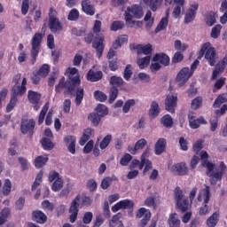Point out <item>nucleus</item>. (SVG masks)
<instances>
[{"instance_id":"obj_1","label":"nucleus","mask_w":227,"mask_h":227,"mask_svg":"<svg viewBox=\"0 0 227 227\" xmlns=\"http://www.w3.org/2000/svg\"><path fill=\"white\" fill-rule=\"evenodd\" d=\"M200 159L202 160L201 166L203 168H207V175L209 176L211 185H217V182H221L223 180V175L227 169L226 164L224 161H221L219 164V169L215 172L214 169L215 168V164L208 161V153L206 151H202L200 153Z\"/></svg>"},{"instance_id":"obj_2","label":"nucleus","mask_w":227,"mask_h":227,"mask_svg":"<svg viewBox=\"0 0 227 227\" xmlns=\"http://www.w3.org/2000/svg\"><path fill=\"white\" fill-rule=\"evenodd\" d=\"M21 74H16L14 78L15 85L12 89V96L9 104L6 106V113H12L13 109H15V106H17V102H19L18 97H22L27 89L26 86L27 85V79L24 77L21 82V85L19 84V81H20Z\"/></svg>"},{"instance_id":"obj_3","label":"nucleus","mask_w":227,"mask_h":227,"mask_svg":"<svg viewBox=\"0 0 227 227\" xmlns=\"http://www.w3.org/2000/svg\"><path fill=\"white\" fill-rule=\"evenodd\" d=\"M81 86V76L77 74L76 76H69L67 82L60 80L59 84L55 87L56 93H59L61 90H66L64 91V97L67 95H75V89Z\"/></svg>"},{"instance_id":"obj_4","label":"nucleus","mask_w":227,"mask_h":227,"mask_svg":"<svg viewBox=\"0 0 227 227\" xmlns=\"http://www.w3.org/2000/svg\"><path fill=\"white\" fill-rule=\"evenodd\" d=\"M102 27V22L100 20H96L93 27V33L96 34L95 41L92 43V47L96 49L98 58H102L104 52V35L98 34Z\"/></svg>"},{"instance_id":"obj_5","label":"nucleus","mask_w":227,"mask_h":227,"mask_svg":"<svg viewBox=\"0 0 227 227\" xmlns=\"http://www.w3.org/2000/svg\"><path fill=\"white\" fill-rule=\"evenodd\" d=\"M210 196H212V194L210 193V186L206 184L205 188L200 190L197 196V201L200 202L203 201L204 198V204L199 210L200 215H207L208 214V211L210 210V207L208 206V203L210 201Z\"/></svg>"},{"instance_id":"obj_6","label":"nucleus","mask_w":227,"mask_h":227,"mask_svg":"<svg viewBox=\"0 0 227 227\" xmlns=\"http://www.w3.org/2000/svg\"><path fill=\"white\" fill-rule=\"evenodd\" d=\"M35 127H36V121L35 119H28L27 116H22L20 122V132L24 136L28 134L30 137H33L35 134Z\"/></svg>"},{"instance_id":"obj_7","label":"nucleus","mask_w":227,"mask_h":227,"mask_svg":"<svg viewBox=\"0 0 227 227\" xmlns=\"http://www.w3.org/2000/svg\"><path fill=\"white\" fill-rule=\"evenodd\" d=\"M143 15V7L138 4H133L127 7L124 12V19L126 22H130L132 19H141Z\"/></svg>"},{"instance_id":"obj_8","label":"nucleus","mask_w":227,"mask_h":227,"mask_svg":"<svg viewBox=\"0 0 227 227\" xmlns=\"http://www.w3.org/2000/svg\"><path fill=\"white\" fill-rule=\"evenodd\" d=\"M57 15L56 11L50 9L48 26L51 33H61L63 31V25Z\"/></svg>"},{"instance_id":"obj_9","label":"nucleus","mask_w":227,"mask_h":227,"mask_svg":"<svg viewBox=\"0 0 227 227\" xmlns=\"http://www.w3.org/2000/svg\"><path fill=\"white\" fill-rule=\"evenodd\" d=\"M79 203H81V195L78 194L71 202V206L69 207L70 223H75V221H77V215H79Z\"/></svg>"},{"instance_id":"obj_10","label":"nucleus","mask_w":227,"mask_h":227,"mask_svg":"<svg viewBox=\"0 0 227 227\" xmlns=\"http://www.w3.org/2000/svg\"><path fill=\"white\" fill-rule=\"evenodd\" d=\"M119 210H130L134 211V200H130L129 199H125L120 200L116 204L112 207V212L116 213Z\"/></svg>"},{"instance_id":"obj_11","label":"nucleus","mask_w":227,"mask_h":227,"mask_svg":"<svg viewBox=\"0 0 227 227\" xmlns=\"http://www.w3.org/2000/svg\"><path fill=\"white\" fill-rule=\"evenodd\" d=\"M42 38L43 35L41 33H35L31 39V56L32 58H36L38 52H40V45L42 43Z\"/></svg>"},{"instance_id":"obj_12","label":"nucleus","mask_w":227,"mask_h":227,"mask_svg":"<svg viewBox=\"0 0 227 227\" xmlns=\"http://www.w3.org/2000/svg\"><path fill=\"white\" fill-rule=\"evenodd\" d=\"M137 219H143L138 223L139 227H145L148 223H150V219H152V213L149 209H146L145 207H140L137 212Z\"/></svg>"},{"instance_id":"obj_13","label":"nucleus","mask_w":227,"mask_h":227,"mask_svg":"<svg viewBox=\"0 0 227 227\" xmlns=\"http://www.w3.org/2000/svg\"><path fill=\"white\" fill-rule=\"evenodd\" d=\"M195 118L196 116L193 112L188 114L189 126L191 129H200V125H207V120H205V117L200 116L198 119Z\"/></svg>"},{"instance_id":"obj_14","label":"nucleus","mask_w":227,"mask_h":227,"mask_svg":"<svg viewBox=\"0 0 227 227\" xmlns=\"http://www.w3.org/2000/svg\"><path fill=\"white\" fill-rule=\"evenodd\" d=\"M192 77V74L189 67H183L177 74L176 80L179 82L180 88Z\"/></svg>"},{"instance_id":"obj_15","label":"nucleus","mask_w":227,"mask_h":227,"mask_svg":"<svg viewBox=\"0 0 227 227\" xmlns=\"http://www.w3.org/2000/svg\"><path fill=\"white\" fill-rule=\"evenodd\" d=\"M178 97L176 95H167L165 98V109L168 113L175 114Z\"/></svg>"},{"instance_id":"obj_16","label":"nucleus","mask_w":227,"mask_h":227,"mask_svg":"<svg viewBox=\"0 0 227 227\" xmlns=\"http://www.w3.org/2000/svg\"><path fill=\"white\" fill-rule=\"evenodd\" d=\"M215 58V48L212 47L210 43H205L202 44L199 52V58Z\"/></svg>"},{"instance_id":"obj_17","label":"nucleus","mask_w":227,"mask_h":227,"mask_svg":"<svg viewBox=\"0 0 227 227\" xmlns=\"http://www.w3.org/2000/svg\"><path fill=\"white\" fill-rule=\"evenodd\" d=\"M152 44L148 43L145 45L143 44H130V51H135L137 54H145V56H150L152 54Z\"/></svg>"},{"instance_id":"obj_18","label":"nucleus","mask_w":227,"mask_h":227,"mask_svg":"<svg viewBox=\"0 0 227 227\" xmlns=\"http://www.w3.org/2000/svg\"><path fill=\"white\" fill-rule=\"evenodd\" d=\"M27 98L28 102L33 105L34 111H38V109H40V100L42 98V94L30 90L27 91Z\"/></svg>"},{"instance_id":"obj_19","label":"nucleus","mask_w":227,"mask_h":227,"mask_svg":"<svg viewBox=\"0 0 227 227\" xmlns=\"http://www.w3.org/2000/svg\"><path fill=\"white\" fill-rule=\"evenodd\" d=\"M171 171L176 174L178 176H184L189 173V168H187V164L185 162L176 163L172 166Z\"/></svg>"},{"instance_id":"obj_20","label":"nucleus","mask_w":227,"mask_h":227,"mask_svg":"<svg viewBox=\"0 0 227 227\" xmlns=\"http://www.w3.org/2000/svg\"><path fill=\"white\" fill-rule=\"evenodd\" d=\"M200 5L198 4H193L189 8L188 12L184 16V22L185 24H191L194 20V17H196V12Z\"/></svg>"},{"instance_id":"obj_21","label":"nucleus","mask_w":227,"mask_h":227,"mask_svg":"<svg viewBox=\"0 0 227 227\" xmlns=\"http://www.w3.org/2000/svg\"><path fill=\"white\" fill-rule=\"evenodd\" d=\"M92 136H95V129L91 128H87L83 130V133L79 140V145L81 146H84L88 141L92 137Z\"/></svg>"},{"instance_id":"obj_22","label":"nucleus","mask_w":227,"mask_h":227,"mask_svg":"<svg viewBox=\"0 0 227 227\" xmlns=\"http://www.w3.org/2000/svg\"><path fill=\"white\" fill-rule=\"evenodd\" d=\"M140 4L147 6L152 12H157L162 4V0H140Z\"/></svg>"},{"instance_id":"obj_23","label":"nucleus","mask_w":227,"mask_h":227,"mask_svg":"<svg viewBox=\"0 0 227 227\" xmlns=\"http://www.w3.org/2000/svg\"><path fill=\"white\" fill-rule=\"evenodd\" d=\"M146 145H147L146 139L141 138L136 142L135 146L129 145L128 152H129L131 155H136V153H137V151L143 150V148H145Z\"/></svg>"},{"instance_id":"obj_24","label":"nucleus","mask_w":227,"mask_h":227,"mask_svg":"<svg viewBox=\"0 0 227 227\" xmlns=\"http://www.w3.org/2000/svg\"><path fill=\"white\" fill-rule=\"evenodd\" d=\"M77 141V138L75 136L67 135L64 137V143L66 145H69L67 146L68 152H70L73 155H75V142Z\"/></svg>"},{"instance_id":"obj_25","label":"nucleus","mask_w":227,"mask_h":227,"mask_svg":"<svg viewBox=\"0 0 227 227\" xmlns=\"http://www.w3.org/2000/svg\"><path fill=\"white\" fill-rule=\"evenodd\" d=\"M32 217L33 221H35V223L39 224H45V223H47V215L40 210L33 211Z\"/></svg>"},{"instance_id":"obj_26","label":"nucleus","mask_w":227,"mask_h":227,"mask_svg":"<svg viewBox=\"0 0 227 227\" xmlns=\"http://www.w3.org/2000/svg\"><path fill=\"white\" fill-rule=\"evenodd\" d=\"M82 10L86 15H95V7H93L90 0L82 1Z\"/></svg>"},{"instance_id":"obj_27","label":"nucleus","mask_w":227,"mask_h":227,"mask_svg":"<svg viewBox=\"0 0 227 227\" xmlns=\"http://www.w3.org/2000/svg\"><path fill=\"white\" fill-rule=\"evenodd\" d=\"M104 77L102 71L95 72L93 69H90L87 73V81H90V82H98Z\"/></svg>"},{"instance_id":"obj_28","label":"nucleus","mask_w":227,"mask_h":227,"mask_svg":"<svg viewBox=\"0 0 227 227\" xmlns=\"http://www.w3.org/2000/svg\"><path fill=\"white\" fill-rule=\"evenodd\" d=\"M159 114H160V106H159L157 101H153L149 109V117L154 120Z\"/></svg>"},{"instance_id":"obj_29","label":"nucleus","mask_w":227,"mask_h":227,"mask_svg":"<svg viewBox=\"0 0 227 227\" xmlns=\"http://www.w3.org/2000/svg\"><path fill=\"white\" fill-rule=\"evenodd\" d=\"M49 162V156L47 154L37 156L34 160V166L36 169H40V168H43Z\"/></svg>"},{"instance_id":"obj_30","label":"nucleus","mask_w":227,"mask_h":227,"mask_svg":"<svg viewBox=\"0 0 227 227\" xmlns=\"http://www.w3.org/2000/svg\"><path fill=\"white\" fill-rule=\"evenodd\" d=\"M220 215L221 214L219 213V211H215V213H213L212 215H210L206 222L207 226L216 227L217 223H219Z\"/></svg>"},{"instance_id":"obj_31","label":"nucleus","mask_w":227,"mask_h":227,"mask_svg":"<svg viewBox=\"0 0 227 227\" xmlns=\"http://www.w3.org/2000/svg\"><path fill=\"white\" fill-rule=\"evenodd\" d=\"M166 140L165 138H160L154 146V152L156 155H162L164 153V151L166 150Z\"/></svg>"},{"instance_id":"obj_32","label":"nucleus","mask_w":227,"mask_h":227,"mask_svg":"<svg viewBox=\"0 0 227 227\" xmlns=\"http://www.w3.org/2000/svg\"><path fill=\"white\" fill-rule=\"evenodd\" d=\"M169 11L166 12V17L162 18L155 28V33H160V31H164L168 27V24L169 22Z\"/></svg>"},{"instance_id":"obj_33","label":"nucleus","mask_w":227,"mask_h":227,"mask_svg":"<svg viewBox=\"0 0 227 227\" xmlns=\"http://www.w3.org/2000/svg\"><path fill=\"white\" fill-rule=\"evenodd\" d=\"M109 83L111 86H115V88H121L125 84V81L121 76L113 75L109 79Z\"/></svg>"},{"instance_id":"obj_34","label":"nucleus","mask_w":227,"mask_h":227,"mask_svg":"<svg viewBox=\"0 0 227 227\" xmlns=\"http://www.w3.org/2000/svg\"><path fill=\"white\" fill-rule=\"evenodd\" d=\"M95 112L98 116L104 118V116H107L109 114V108H107L106 105L98 104L95 108Z\"/></svg>"},{"instance_id":"obj_35","label":"nucleus","mask_w":227,"mask_h":227,"mask_svg":"<svg viewBox=\"0 0 227 227\" xmlns=\"http://www.w3.org/2000/svg\"><path fill=\"white\" fill-rule=\"evenodd\" d=\"M88 120L90 121H91V123L94 127H98V125L102 120V117L100 115H98V114H97V113H90L88 115Z\"/></svg>"},{"instance_id":"obj_36","label":"nucleus","mask_w":227,"mask_h":227,"mask_svg":"<svg viewBox=\"0 0 227 227\" xmlns=\"http://www.w3.org/2000/svg\"><path fill=\"white\" fill-rule=\"evenodd\" d=\"M49 102H46L43 106L38 117V125H42V123H43V121H45V116H47V111H49Z\"/></svg>"},{"instance_id":"obj_37","label":"nucleus","mask_w":227,"mask_h":227,"mask_svg":"<svg viewBox=\"0 0 227 227\" xmlns=\"http://www.w3.org/2000/svg\"><path fill=\"white\" fill-rule=\"evenodd\" d=\"M168 226L169 227H180V219H178L176 213L170 214L169 218H168Z\"/></svg>"},{"instance_id":"obj_38","label":"nucleus","mask_w":227,"mask_h":227,"mask_svg":"<svg viewBox=\"0 0 227 227\" xmlns=\"http://www.w3.org/2000/svg\"><path fill=\"white\" fill-rule=\"evenodd\" d=\"M176 207L181 212H187L189 210V200L182 199L176 202Z\"/></svg>"},{"instance_id":"obj_39","label":"nucleus","mask_w":227,"mask_h":227,"mask_svg":"<svg viewBox=\"0 0 227 227\" xmlns=\"http://www.w3.org/2000/svg\"><path fill=\"white\" fill-rule=\"evenodd\" d=\"M119 90L116 86H112L110 88L109 90V99L108 102L109 104H113V102H114V100H116V98H118V93H119Z\"/></svg>"},{"instance_id":"obj_40","label":"nucleus","mask_w":227,"mask_h":227,"mask_svg":"<svg viewBox=\"0 0 227 227\" xmlns=\"http://www.w3.org/2000/svg\"><path fill=\"white\" fill-rule=\"evenodd\" d=\"M41 145L43 148V150H52V148H54V144L52 143V141H51V138L48 137H43L41 139Z\"/></svg>"},{"instance_id":"obj_41","label":"nucleus","mask_w":227,"mask_h":227,"mask_svg":"<svg viewBox=\"0 0 227 227\" xmlns=\"http://www.w3.org/2000/svg\"><path fill=\"white\" fill-rule=\"evenodd\" d=\"M161 123L166 129H171L173 127V117L169 114H166L161 118Z\"/></svg>"},{"instance_id":"obj_42","label":"nucleus","mask_w":227,"mask_h":227,"mask_svg":"<svg viewBox=\"0 0 227 227\" xmlns=\"http://www.w3.org/2000/svg\"><path fill=\"white\" fill-rule=\"evenodd\" d=\"M83 98H84V89L78 88L76 90V97L74 99L76 106H80L81 104H82Z\"/></svg>"},{"instance_id":"obj_43","label":"nucleus","mask_w":227,"mask_h":227,"mask_svg":"<svg viewBox=\"0 0 227 227\" xmlns=\"http://www.w3.org/2000/svg\"><path fill=\"white\" fill-rule=\"evenodd\" d=\"M43 178V170H41L36 175L35 180L32 184V188H31L32 191H36V189H38V186L40 185V184H42Z\"/></svg>"},{"instance_id":"obj_44","label":"nucleus","mask_w":227,"mask_h":227,"mask_svg":"<svg viewBox=\"0 0 227 227\" xmlns=\"http://www.w3.org/2000/svg\"><path fill=\"white\" fill-rule=\"evenodd\" d=\"M150 155V149L147 147L141 155V161L138 164V169H143L145 168V164H146V157Z\"/></svg>"},{"instance_id":"obj_45","label":"nucleus","mask_w":227,"mask_h":227,"mask_svg":"<svg viewBox=\"0 0 227 227\" xmlns=\"http://www.w3.org/2000/svg\"><path fill=\"white\" fill-rule=\"evenodd\" d=\"M215 19H216V14L214 12H210L207 13L206 17V24L207 26L212 27L215 24Z\"/></svg>"},{"instance_id":"obj_46","label":"nucleus","mask_w":227,"mask_h":227,"mask_svg":"<svg viewBox=\"0 0 227 227\" xmlns=\"http://www.w3.org/2000/svg\"><path fill=\"white\" fill-rule=\"evenodd\" d=\"M225 102H227V98L226 95L224 94H220L215 100L214 104H213V107H221V104H224Z\"/></svg>"},{"instance_id":"obj_47","label":"nucleus","mask_w":227,"mask_h":227,"mask_svg":"<svg viewBox=\"0 0 227 227\" xmlns=\"http://www.w3.org/2000/svg\"><path fill=\"white\" fill-rule=\"evenodd\" d=\"M150 58L137 59V65H138L140 70H145L150 65Z\"/></svg>"},{"instance_id":"obj_48","label":"nucleus","mask_w":227,"mask_h":227,"mask_svg":"<svg viewBox=\"0 0 227 227\" xmlns=\"http://www.w3.org/2000/svg\"><path fill=\"white\" fill-rule=\"evenodd\" d=\"M61 189H63V179H61L60 177L53 182L51 185V190L53 191V192H58V191H61Z\"/></svg>"},{"instance_id":"obj_49","label":"nucleus","mask_w":227,"mask_h":227,"mask_svg":"<svg viewBox=\"0 0 227 227\" xmlns=\"http://www.w3.org/2000/svg\"><path fill=\"white\" fill-rule=\"evenodd\" d=\"M203 106V98L196 97L191 103L192 109H200V107Z\"/></svg>"},{"instance_id":"obj_50","label":"nucleus","mask_w":227,"mask_h":227,"mask_svg":"<svg viewBox=\"0 0 227 227\" xmlns=\"http://www.w3.org/2000/svg\"><path fill=\"white\" fill-rule=\"evenodd\" d=\"M129 42V36L126 35H120L115 42L114 43V47H121L123 43H127Z\"/></svg>"},{"instance_id":"obj_51","label":"nucleus","mask_w":227,"mask_h":227,"mask_svg":"<svg viewBox=\"0 0 227 227\" xmlns=\"http://www.w3.org/2000/svg\"><path fill=\"white\" fill-rule=\"evenodd\" d=\"M12 192V181L10 179L4 180V184L3 186L4 196H8Z\"/></svg>"},{"instance_id":"obj_52","label":"nucleus","mask_w":227,"mask_h":227,"mask_svg":"<svg viewBox=\"0 0 227 227\" xmlns=\"http://www.w3.org/2000/svg\"><path fill=\"white\" fill-rule=\"evenodd\" d=\"M36 72L41 75V77H47V75H49V72H51V67L49 65L44 64Z\"/></svg>"},{"instance_id":"obj_53","label":"nucleus","mask_w":227,"mask_h":227,"mask_svg":"<svg viewBox=\"0 0 227 227\" xmlns=\"http://www.w3.org/2000/svg\"><path fill=\"white\" fill-rule=\"evenodd\" d=\"M112 139H113V136H111V135H106V136L103 138V140L101 141V143H100V145H99V148H100L101 150H106V148L107 146H109V145H110Z\"/></svg>"},{"instance_id":"obj_54","label":"nucleus","mask_w":227,"mask_h":227,"mask_svg":"<svg viewBox=\"0 0 227 227\" xmlns=\"http://www.w3.org/2000/svg\"><path fill=\"white\" fill-rule=\"evenodd\" d=\"M94 98L98 100V102H106V100H107V95L100 90H95Z\"/></svg>"},{"instance_id":"obj_55","label":"nucleus","mask_w":227,"mask_h":227,"mask_svg":"<svg viewBox=\"0 0 227 227\" xmlns=\"http://www.w3.org/2000/svg\"><path fill=\"white\" fill-rule=\"evenodd\" d=\"M125 27V23L123 21L115 20L111 25V31H120Z\"/></svg>"},{"instance_id":"obj_56","label":"nucleus","mask_w":227,"mask_h":227,"mask_svg":"<svg viewBox=\"0 0 227 227\" xmlns=\"http://www.w3.org/2000/svg\"><path fill=\"white\" fill-rule=\"evenodd\" d=\"M132 66L130 64H128L123 72V77L125 81H130V79L132 78Z\"/></svg>"},{"instance_id":"obj_57","label":"nucleus","mask_w":227,"mask_h":227,"mask_svg":"<svg viewBox=\"0 0 227 227\" xmlns=\"http://www.w3.org/2000/svg\"><path fill=\"white\" fill-rule=\"evenodd\" d=\"M136 106V100L135 99H128L122 107V112L127 114L129 111H130L131 107H134Z\"/></svg>"},{"instance_id":"obj_58","label":"nucleus","mask_w":227,"mask_h":227,"mask_svg":"<svg viewBox=\"0 0 227 227\" xmlns=\"http://www.w3.org/2000/svg\"><path fill=\"white\" fill-rule=\"evenodd\" d=\"M8 215H10V208L4 207V209H2L0 213V224H4V223H6Z\"/></svg>"},{"instance_id":"obj_59","label":"nucleus","mask_w":227,"mask_h":227,"mask_svg":"<svg viewBox=\"0 0 227 227\" xmlns=\"http://www.w3.org/2000/svg\"><path fill=\"white\" fill-rule=\"evenodd\" d=\"M221 29H223V26L216 25L211 30V38H219V35H221Z\"/></svg>"},{"instance_id":"obj_60","label":"nucleus","mask_w":227,"mask_h":227,"mask_svg":"<svg viewBox=\"0 0 227 227\" xmlns=\"http://www.w3.org/2000/svg\"><path fill=\"white\" fill-rule=\"evenodd\" d=\"M111 184H113V177L106 176L101 181V189L106 191L108 187L111 186Z\"/></svg>"},{"instance_id":"obj_61","label":"nucleus","mask_w":227,"mask_h":227,"mask_svg":"<svg viewBox=\"0 0 227 227\" xmlns=\"http://www.w3.org/2000/svg\"><path fill=\"white\" fill-rule=\"evenodd\" d=\"M18 162L21 166V171H27L29 169V164L27 163V160L24 157H19Z\"/></svg>"},{"instance_id":"obj_62","label":"nucleus","mask_w":227,"mask_h":227,"mask_svg":"<svg viewBox=\"0 0 227 227\" xmlns=\"http://www.w3.org/2000/svg\"><path fill=\"white\" fill-rule=\"evenodd\" d=\"M79 19V11L77 9H72L67 16V20L71 21H75Z\"/></svg>"},{"instance_id":"obj_63","label":"nucleus","mask_w":227,"mask_h":227,"mask_svg":"<svg viewBox=\"0 0 227 227\" xmlns=\"http://www.w3.org/2000/svg\"><path fill=\"white\" fill-rule=\"evenodd\" d=\"M132 160V155L125 153L120 160L121 166H129V163Z\"/></svg>"},{"instance_id":"obj_64","label":"nucleus","mask_w":227,"mask_h":227,"mask_svg":"<svg viewBox=\"0 0 227 227\" xmlns=\"http://www.w3.org/2000/svg\"><path fill=\"white\" fill-rule=\"evenodd\" d=\"M226 64H227V58H223L220 63L215 65V70L218 72L224 71V68H226Z\"/></svg>"}]
</instances>
